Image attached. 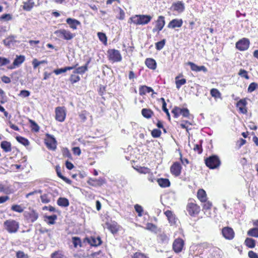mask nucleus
I'll use <instances>...</instances> for the list:
<instances>
[{
  "mask_svg": "<svg viewBox=\"0 0 258 258\" xmlns=\"http://www.w3.org/2000/svg\"><path fill=\"white\" fill-rule=\"evenodd\" d=\"M24 216L27 220L31 222L35 221L38 217V214L33 210L25 212L24 213Z\"/></svg>",
  "mask_w": 258,
  "mask_h": 258,
  "instance_id": "15",
  "label": "nucleus"
},
{
  "mask_svg": "<svg viewBox=\"0 0 258 258\" xmlns=\"http://www.w3.org/2000/svg\"><path fill=\"white\" fill-rule=\"evenodd\" d=\"M17 258H29L27 254L25 253L22 251H18L16 253Z\"/></svg>",
  "mask_w": 258,
  "mask_h": 258,
  "instance_id": "57",
  "label": "nucleus"
},
{
  "mask_svg": "<svg viewBox=\"0 0 258 258\" xmlns=\"http://www.w3.org/2000/svg\"><path fill=\"white\" fill-rule=\"evenodd\" d=\"M58 206L63 207H67L69 205V200L64 198H59L57 201Z\"/></svg>",
  "mask_w": 258,
  "mask_h": 258,
  "instance_id": "29",
  "label": "nucleus"
},
{
  "mask_svg": "<svg viewBox=\"0 0 258 258\" xmlns=\"http://www.w3.org/2000/svg\"><path fill=\"white\" fill-rule=\"evenodd\" d=\"M180 114L183 117H188L189 115V110L187 108H181Z\"/></svg>",
  "mask_w": 258,
  "mask_h": 258,
  "instance_id": "61",
  "label": "nucleus"
},
{
  "mask_svg": "<svg viewBox=\"0 0 258 258\" xmlns=\"http://www.w3.org/2000/svg\"><path fill=\"white\" fill-rule=\"evenodd\" d=\"M29 122L31 123V126L32 127V130L37 132L39 130V126L38 124L33 120L30 119Z\"/></svg>",
  "mask_w": 258,
  "mask_h": 258,
  "instance_id": "47",
  "label": "nucleus"
},
{
  "mask_svg": "<svg viewBox=\"0 0 258 258\" xmlns=\"http://www.w3.org/2000/svg\"><path fill=\"white\" fill-rule=\"evenodd\" d=\"M46 218L48 220V223L50 224H53L54 221L56 219L57 216L55 215L46 216Z\"/></svg>",
  "mask_w": 258,
  "mask_h": 258,
  "instance_id": "55",
  "label": "nucleus"
},
{
  "mask_svg": "<svg viewBox=\"0 0 258 258\" xmlns=\"http://www.w3.org/2000/svg\"><path fill=\"white\" fill-rule=\"evenodd\" d=\"M81 78L78 75H76V74H72L70 78V81L72 84H74L79 82Z\"/></svg>",
  "mask_w": 258,
  "mask_h": 258,
  "instance_id": "42",
  "label": "nucleus"
},
{
  "mask_svg": "<svg viewBox=\"0 0 258 258\" xmlns=\"http://www.w3.org/2000/svg\"><path fill=\"white\" fill-rule=\"evenodd\" d=\"M72 241L75 247L77 248L78 246L82 247V242L79 237H73Z\"/></svg>",
  "mask_w": 258,
  "mask_h": 258,
  "instance_id": "39",
  "label": "nucleus"
},
{
  "mask_svg": "<svg viewBox=\"0 0 258 258\" xmlns=\"http://www.w3.org/2000/svg\"><path fill=\"white\" fill-rule=\"evenodd\" d=\"M247 102L245 99L240 100L236 104L237 107L244 106L246 107Z\"/></svg>",
  "mask_w": 258,
  "mask_h": 258,
  "instance_id": "63",
  "label": "nucleus"
},
{
  "mask_svg": "<svg viewBox=\"0 0 258 258\" xmlns=\"http://www.w3.org/2000/svg\"><path fill=\"white\" fill-rule=\"evenodd\" d=\"M133 258H148L145 254L136 252L134 254Z\"/></svg>",
  "mask_w": 258,
  "mask_h": 258,
  "instance_id": "64",
  "label": "nucleus"
},
{
  "mask_svg": "<svg viewBox=\"0 0 258 258\" xmlns=\"http://www.w3.org/2000/svg\"><path fill=\"white\" fill-rule=\"evenodd\" d=\"M89 243L93 246H98L101 244V240L100 237L92 238L91 240L89 241Z\"/></svg>",
  "mask_w": 258,
  "mask_h": 258,
  "instance_id": "40",
  "label": "nucleus"
},
{
  "mask_svg": "<svg viewBox=\"0 0 258 258\" xmlns=\"http://www.w3.org/2000/svg\"><path fill=\"white\" fill-rule=\"evenodd\" d=\"M109 60L113 62H119L122 60V56L119 50L114 49H109L107 51Z\"/></svg>",
  "mask_w": 258,
  "mask_h": 258,
  "instance_id": "5",
  "label": "nucleus"
},
{
  "mask_svg": "<svg viewBox=\"0 0 258 258\" xmlns=\"http://www.w3.org/2000/svg\"><path fill=\"white\" fill-rule=\"evenodd\" d=\"M238 75L240 76L241 77L244 78L247 80L249 79V78L248 75H247V71L243 69L240 70L238 73Z\"/></svg>",
  "mask_w": 258,
  "mask_h": 258,
  "instance_id": "54",
  "label": "nucleus"
},
{
  "mask_svg": "<svg viewBox=\"0 0 258 258\" xmlns=\"http://www.w3.org/2000/svg\"><path fill=\"white\" fill-rule=\"evenodd\" d=\"M77 66H78V64H76V65L73 66H71V67H65L64 68H61V69H56V70H55L54 71V73L56 75H58L60 74L61 73H65L67 71H70V70H73V69H75L76 67H77Z\"/></svg>",
  "mask_w": 258,
  "mask_h": 258,
  "instance_id": "24",
  "label": "nucleus"
},
{
  "mask_svg": "<svg viewBox=\"0 0 258 258\" xmlns=\"http://www.w3.org/2000/svg\"><path fill=\"white\" fill-rule=\"evenodd\" d=\"M205 163L210 169H215L220 166L221 162L218 156L213 155L207 158Z\"/></svg>",
  "mask_w": 258,
  "mask_h": 258,
  "instance_id": "4",
  "label": "nucleus"
},
{
  "mask_svg": "<svg viewBox=\"0 0 258 258\" xmlns=\"http://www.w3.org/2000/svg\"><path fill=\"white\" fill-rule=\"evenodd\" d=\"M146 229L155 233H157L158 231L157 226L155 225L150 223H148L146 224Z\"/></svg>",
  "mask_w": 258,
  "mask_h": 258,
  "instance_id": "38",
  "label": "nucleus"
},
{
  "mask_svg": "<svg viewBox=\"0 0 258 258\" xmlns=\"http://www.w3.org/2000/svg\"><path fill=\"white\" fill-rule=\"evenodd\" d=\"M222 234L223 237L227 240L233 239L235 235L233 229L229 227H224L222 230Z\"/></svg>",
  "mask_w": 258,
  "mask_h": 258,
  "instance_id": "7",
  "label": "nucleus"
},
{
  "mask_svg": "<svg viewBox=\"0 0 258 258\" xmlns=\"http://www.w3.org/2000/svg\"><path fill=\"white\" fill-rule=\"evenodd\" d=\"M22 8L26 11H30L34 6V2L27 1L23 2Z\"/></svg>",
  "mask_w": 258,
  "mask_h": 258,
  "instance_id": "25",
  "label": "nucleus"
},
{
  "mask_svg": "<svg viewBox=\"0 0 258 258\" xmlns=\"http://www.w3.org/2000/svg\"><path fill=\"white\" fill-rule=\"evenodd\" d=\"M145 64L148 68L151 70H154L156 69V61L153 58H147L145 60Z\"/></svg>",
  "mask_w": 258,
  "mask_h": 258,
  "instance_id": "21",
  "label": "nucleus"
},
{
  "mask_svg": "<svg viewBox=\"0 0 258 258\" xmlns=\"http://www.w3.org/2000/svg\"><path fill=\"white\" fill-rule=\"evenodd\" d=\"M10 63L9 59L0 56V67L6 66Z\"/></svg>",
  "mask_w": 258,
  "mask_h": 258,
  "instance_id": "52",
  "label": "nucleus"
},
{
  "mask_svg": "<svg viewBox=\"0 0 258 258\" xmlns=\"http://www.w3.org/2000/svg\"><path fill=\"white\" fill-rule=\"evenodd\" d=\"M161 132L158 129H154L151 133L152 137L154 138H158L160 136Z\"/></svg>",
  "mask_w": 258,
  "mask_h": 258,
  "instance_id": "56",
  "label": "nucleus"
},
{
  "mask_svg": "<svg viewBox=\"0 0 258 258\" xmlns=\"http://www.w3.org/2000/svg\"><path fill=\"white\" fill-rule=\"evenodd\" d=\"M162 101H163V104H162V109L166 113L167 115L168 116L169 119H170V114L168 110V109L166 108V103L165 101V100L164 98H161Z\"/></svg>",
  "mask_w": 258,
  "mask_h": 258,
  "instance_id": "59",
  "label": "nucleus"
},
{
  "mask_svg": "<svg viewBox=\"0 0 258 258\" xmlns=\"http://www.w3.org/2000/svg\"><path fill=\"white\" fill-rule=\"evenodd\" d=\"M247 235L249 236L258 237V228H253L247 231Z\"/></svg>",
  "mask_w": 258,
  "mask_h": 258,
  "instance_id": "36",
  "label": "nucleus"
},
{
  "mask_svg": "<svg viewBox=\"0 0 258 258\" xmlns=\"http://www.w3.org/2000/svg\"><path fill=\"white\" fill-rule=\"evenodd\" d=\"M12 19V16L9 14H4L0 17L1 20L5 21H10Z\"/></svg>",
  "mask_w": 258,
  "mask_h": 258,
  "instance_id": "60",
  "label": "nucleus"
},
{
  "mask_svg": "<svg viewBox=\"0 0 258 258\" xmlns=\"http://www.w3.org/2000/svg\"><path fill=\"white\" fill-rule=\"evenodd\" d=\"M88 183L93 186L99 185L101 186L105 183V180L104 179L102 178H99V179H91L88 181Z\"/></svg>",
  "mask_w": 258,
  "mask_h": 258,
  "instance_id": "20",
  "label": "nucleus"
},
{
  "mask_svg": "<svg viewBox=\"0 0 258 258\" xmlns=\"http://www.w3.org/2000/svg\"><path fill=\"white\" fill-rule=\"evenodd\" d=\"M157 181L162 187H167L170 186V181L167 178H159L157 180Z\"/></svg>",
  "mask_w": 258,
  "mask_h": 258,
  "instance_id": "27",
  "label": "nucleus"
},
{
  "mask_svg": "<svg viewBox=\"0 0 258 258\" xmlns=\"http://www.w3.org/2000/svg\"><path fill=\"white\" fill-rule=\"evenodd\" d=\"M54 34L59 39L65 40H71L75 37V34L70 30L64 29H60L54 31Z\"/></svg>",
  "mask_w": 258,
  "mask_h": 258,
  "instance_id": "2",
  "label": "nucleus"
},
{
  "mask_svg": "<svg viewBox=\"0 0 258 258\" xmlns=\"http://www.w3.org/2000/svg\"><path fill=\"white\" fill-rule=\"evenodd\" d=\"M116 11L118 13V15L116 16V18L119 20H123L125 17V13L124 11L120 8L118 7L116 9Z\"/></svg>",
  "mask_w": 258,
  "mask_h": 258,
  "instance_id": "41",
  "label": "nucleus"
},
{
  "mask_svg": "<svg viewBox=\"0 0 258 258\" xmlns=\"http://www.w3.org/2000/svg\"><path fill=\"white\" fill-rule=\"evenodd\" d=\"M211 96L215 99L221 98V94L220 91L215 88H213L210 91Z\"/></svg>",
  "mask_w": 258,
  "mask_h": 258,
  "instance_id": "32",
  "label": "nucleus"
},
{
  "mask_svg": "<svg viewBox=\"0 0 258 258\" xmlns=\"http://www.w3.org/2000/svg\"><path fill=\"white\" fill-rule=\"evenodd\" d=\"M179 77L177 76L175 78V84L176 87L177 89H179L181 86L184 84H185L186 82V81L185 79H182L180 80L178 79Z\"/></svg>",
  "mask_w": 258,
  "mask_h": 258,
  "instance_id": "35",
  "label": "nucleus"
},
{
  "mask_svg": "<svg viewBox=\"0 0 258 258\" xmlns=\"http://www.w3.org/2000/svg\"><path fill=\"white\" fill-rule=\"evenodd\" d=\"M30 94L29 91L25 90H21L19 94V96L22 97H28Z\"/></svg>",
  "mask_w": 258,
  "mask_h": 258,
  "instance_id": "62",
  "label": "nucleus"
},
{
  "mask_svg": "<svg viewBox=\"0 0 258 258\" xmlns=\"http://www.w3.org/2000/svg\"><path fill=\"white\" fill-rule=\"evenodd\" d=\"M165 39H163L162 40L156 43V48L159 50L162 49L165 44Z\"/></svg>",
  "mask_w": 258,
  "mask_h": 258,
  "instance_id": "45",
  "label": "nucleus"
},
{
  "mask_svg": "<svg viewBox=\"0 0 258 258\" xmlns=\"http://www.w3.org/2000/svg\"><path fill=\"white\" fill-rule=\"evenodd\" d=\"M197 197L202 202H206L207 201V194L203 189H200L198 191Z\"/></svg>",
  "mask_w": 258,
  "mask_h": 258,
  "instance_id": "23",
  "label": "nucleus"
},
{
  "mask_svg": "<svg viewBox=\"0 0 258 258\" xmlns=\"http://www.w3.org/2000/svg\"><path fill=\"white\" fill-rule=\"evenodd\" d=\"M142 115L147 118H150L153 114V112L150 109L144 108L142 110Z\"/></svg>",
  "mask_w": 258,
  "mask_h": 258,
  "instance_id": "31",
  "label": "nucleus"
},
{
  "mask_svg": "<svg viewBox=\"0 0 258 258\" xmlns=\"http://www.w3.org/2000/svg\"><path fill=\"white\" fill-rule=\"evenodd\" d=\"M88 62L85 66H81L77 68H76V69L74 71L73 73L80 74H84L88 70Z\"/></svg>",
  "mask_w": 258,
  "mask_h": 258,
  "instance_id": "30",
  "label": "nucleus"
},
{
  "mask_svg": "<svg viewBox=\"0 0 258 258\" xmlns=\"http://www.w3.org/2000/svg\"><path fill=\"white\" fill-rule=\"evenodd\" d=\"M66 22L69 25L70 28L73 30H76L77 26L81 25V23L79 21L71 18H67Z\"/></svg>",
  "mask_w": 258,
  "mask_h": 258,
  "instance_id": "16",
  "label": "nucleus"
},
{
  "mask_svg": "<svg viewBox=\"0 0 258 258\" xmlns=\"http://www.w3.org/2000/svg\"><path fill=\"white\" fill-rule=\"evenodd\" d=\"M188 64L189 66H190L191 70L193 71H196V72L203 71L204 72H207V68L204 66H198L192 62H188Z\"/></svg>",
  "mask_w": 258,
  "mask_h": 258,
  "instance_id": "19",
  "label": "nucleus"
},
{
  "mask_svg": "<svg viewBox=\"0 0 258 258\" xmlns=\"http://www.w3.org/2000/svg\"><path fill=\"white\" fill-rule=\"evenodd\" d=\"M244 242L247 246L251 248L254 247L255 245V240L250 238H246Z\"/></svg>",
  "mask_w": 258,
  "mask_h": 258,
  "instance_id": "34",
  "label": "nucleus"
},
{
  "mask_svg": "<svg viewBox=\"0 0 258 258\" xmlns=\"http://www.w3.org/2000/svg\"><path fill=\"white\" fill-rule=\"evenodd\" d=\"M25 60V56L24 55H16V58L14 59L13 65L9 67L8 69L12 70L19 67Z\"/></svg>",
  "mask_w": 258,
  "mask_h": 258,
  "instance_id": "14",
  "label": "nucleus"
},
{
  "mask_svg": "<svg viewBox=\"0 0 258 258\" xmlns=\"http://www.w3.org/2000/svg\"><path fill=\"white\" fill-rule=\"evenodd\" d=\"M164 214L167 217L169 222L171 223H175V217L171 211L167 210L164 212Z\"/></svg>",
  "mask_w": 258,
  "mask_h": 258,
  "instance_id": "33",
  "label": "nucleus"
},
{
  "mask_svg": "<svg viewBox=\"0 0 258 258\" xmlns=\"http://www.w3.org/2000/svg\"><path fill=\"white\" fill-rule=\"evenodd\" d=\"M47 139L45 140V143L47 147L52 150H55L56 148L57 142L53 136L46 134Z\"/></svg>",
  "mask_w": 258,
  "mask_h": 258,
  "instance_id": "6",
  "label": "nucleus"
},
{
  "mask_svg": "<svg viewBox=\"0 0 258 258\" xmlns=\"http://www.w3.org/2000/svg\"><path fill=\"white\" fill-rule=\"evenodd\" d=\"M11 209L18 213H22L24 211L23 208L20 205H13L11 207Z\"/></svg>",
  "mask_w": 258,
  "mask_h": 258,
  "instance_id": "44",
  "label": "nucleus"
},
{
  "mask_svg": "<svg viewBox=\"0 0 258 258\" xmlns=\"http://www.w3.org/2000/svg\"><path fill=\"white\" fill-rule=\"evenodd\" d=\"M184 241L180 238L175 239L172 245L173 249L176 253H179L181 251L183 246Z\"/></svg>",
  "mask_w": 258,
  "mask_h": 258,
  "instance_id": "11",
  "label": "nucleus"
},
{
  "mask_svg": "<svg viewBox=\"0 0 258 258\" xmlns=\"http://www.w3.org/2000/svg\"><path fill=\"white\" fill-rule=\"evenodd\" d=\"M187 211L190 216L198 214L200 211V208L197 204L189 203L187 206Z\"/></svg>",
  "mask_w": 258,
  "mask_h": 258,
  "instance_id": "12",
  "label": "nucleus"
},
{
  "mask_svg": "<svg viewBox=\"0 0 258 258\" xmlns=\"http://www.w3.org/2000/svg\"><path fill=\"white\" fill-rule=\"evenodd\" d=\"M171 112L173 114L174 117L177 118L180 114L181 108L178 107H175L172 109Z\"/></svg>",
  "mask_w": 258,
  "mask_h": 258,
  "instance_id": "48",
  "label": "nucleus"
},
{
  "mask_svg": "<svg viewBox=\"0 0 258 258\" xmlns=\"http://www.w3.org/2000/svg\"><path fill=\"white\" fill-rule=\"evenodd\" d=\"M137 171L141 174H148L150 173V169L148 168L145 167H141L139 168L136 169Z\"/></svg>",
  "mask_w": 258,
  "mask_h": 258,
  "instance_id": "43",
  "label": "nucleus"
},
{
  "mask_svg": "<svg viewBox=\"0 0 258 258\" xmlns=\"http://www.w3.org/2000/svg\"><path fill=\"white\" fill-rule=\"evenodd\" d=\"M16 140L18 142L24 145L25 146H27L29 145V141L22 137L18 136L16 137Z\"/></svg>",
  "mask_w": 258,
  "mask_h": 258,
  "instance_id": "37",
  "label": "nucleus"
},
{
  "mask_svg": "<svg viewBox=\"0 0 258 258\" xmlns=\"http://www.w3.org/2000/svg\"><path fill=\"white\" fill-rule=\"evenodd\" d=\"M152 17L147 15H136L131 17L128 23L137 25H145L148 24L152 19Z\"/></svg>",
  "mask_w": 258,
  "mask_h": 258,
  "instance_id": "1",
  "label": "nucleus"
},
{
  "mask_svg": "<svg viewBox=\"0 0 258 258\" xmlns=\"http://www.w3.org/2000/svg\"><path fill=\"white\" fill-rule=\"evenodd\" d=\"M249 45V41L248 39L244 38L239 40L236 43V47L239 50L244 51L247 50Z\"/></svg>",
  "mask_w": 258,
  "mask_h": 258,
  "instance_id": "8",
  "label": "nucleus"
},
{
  "mask_svg": "<svg viewBox=\"0 0 258 258\" xmlns=\"http://www.w3.org/2000/svg\"><path fill=\"white\" fill-rule=\"evenodd\" d=\"M159 239L163 243H167L169 240L168 237L165 234L162 233L159 236Z\"/></svg>",
  "mask_w": 258,
  "mask_h": 258,
  "instance_id": "58",
  "label": "nucleus"
},
{
  "mask_svg": "<svg viewBox=\"0 0 258 258\" xmlns=\"http://www.w3.org/2000/svg\"><path fill=\"white\" fill-rule=\"evenodd\" d=\"M172 9L178 13H181L184 10V5L183 2L178 1L172 4Z\"/></svg>",
  "mask_w": 258,
  "mask_h": 258,
  "instance_id": "18",
  "label": "nucleus"
},
{
  "mask_svg": "<svg viewBox=\"0 0 258 258\" xmlns=\"http://www.w3.org/2000/svg\"><path fill=\"white\" fill-rule=\"evenodd\" d=\"M165 24L164 17L162 16H159L156 22V26L153 29V32H159L164 27Z\"/></svg>",
  "mask_w": 258,
  "mask_h": 258,
  "instance_id": "10",
  "label": "nucleus"
},
{
  "mask_svg": "<svg viewBox=\"0 0 258 258\" xmlns=\"http://www.w3.org/2000/svg\"><path fill=\"white\" fill-rule=\"evenodd\" d=\"M51 258H63V255L61 251H56L51 254Z\"/></svg>",
  "mask_w": 258,
  "mask_h": 258,
  "instance_id": "49",
  "label": "nucleus"
},
{
  "mask_svg": "<svg viewBox=\"0 0 258 258\" xmlns=\"http://www.w3.org/2000/svg\"><path fill=\"white\" fill-rule=\"evenodd\" d=\"M1 147L5 152H9L12 150L11 143L6 141L1 142Z\"/></svg>",
  "mask_w": 258,
  "mask_h": 258,
  "instance_id": "28",
  "label": "nucleus"
},
{
  "mask_svg": "<svg viewBox=\"0 0 258 258\" xmlns=\"http://www.w3.org/2000/svg\"><path fill=\"white\" fill-rule=\"evenodd\" d=\"M154 91L151 87H148L146 86H141L139 88V94L141 95H143L146 93L153 92Z\"/></svg>",
  "mask_w": 258,
  "mask_h": 258,
  "instance_id": "26",
  "label": "nucleus"
},
{
  "mask_svg": "<svg viewBox=\"0 0 258 258\" xmlns=\"http://www.w3.org/2000/svg\"><path fill=\"white\" fill-rule=\"evenodd\" d=\"M98 36L99 39V40L102 41L104 43H106L107 42V37L105 35V34L102 32H98Z\"/></svg>",
  "mask_w": 258,
  "mask_h": 258,
  "instance_id": "50",
  "label": "nucleus"
},
{
  "mask_svg": "<svg viewBox=\"0 0 258 258\" xmlns=\"http://www.w3.org/2000/svg\"><path fill=\"white\" fill-rule=\"evenodd\" d=\"M41 202L43 203L47 204L50 202V198L48 197V195L46 194H44L41 195L40 197Z\"/></svg>",
  "mask_w": 258,
  "mask_h": 258,
  "instance_id": "53",
  "label": "nucleus"
},
{
  "mask_svg": "<svg viewBox=\"0 0 258 258\" xmlns=\"http://www.w3.org/2000/svg\"><path fill=\"white\" fill-rule=\"evenodd\" d=\"M5 229L10 233H16L19 228V223L13 219L7 220L4 223Z\"/></svg>",
  "mask_w": 258,
  "mask_h": 258,
  "instance_id": "3",
  "label": "nucleus"
},
{
  "mask_svg": "<svg viewBox=\"0 0 258 258\" xmlns=\"http://www.w3.org/2000/svg\"><path fill=\"white\" fill-rule=\"evenodd\" d=\"M257 86H258L257 84H256L255 83H250L248 87V89H247L248 92L249 93L252 92L256 89V88L257 87Z\"/></svg>",
  "mask_w": 258,
  "mask_h": 258,
  "instance_id": "51",
  "label": "nucleus"
},
{
  "mask_svg": "<svg viewBox=\"0 0 258 258\" xmlns=\"http://www.w3.org/2000/svg\"><path fill=\"white\" fill-rule=\"evenodd\" d=\"M181 164L177 162H175L170 167V172L172 175L178 176L181 173Z\"/></svg>",
  "mask_w": 258,
  "mask_h": 258,
  "instance_id": "13",
  "label": "nucleus"
},
{
  "mask_svg": "<svg viewBox=\"0 0 258 258\" xmlns=\"http://www.w3.org/2000/svg\"><path fill=\"white\" fill-rule=\"evenodd\" d=\"M0 191L5 194H10L13 192L10 186L0 183Z\"/></svg>",
  "mask_w": 258,
  "mask_h": 258,
  "instance_id": "22",
  "label": "nucleus"
},
{
  "mask_svg": "<svg viewBox=\"0 0 258 258\" xmlns=\"http://www.w3.org/2000/svg\"><path fill=\"white\" fill-rule=\"evenodd\" d=\"M183 24L182 19H175L171 21L168 24L167 27L169 28L174 29L175 28H180Z\"/></svg>",
  "mask_w": 258,
  "mask_h": 258,
  "instance_id": "17",
  "label": "nucleus"
},
{
  "mask_svg": "<svg viewBox=\"0 0 258 258\" xmlns=\"http://www.w3.org/2000/svg\"><path fill=\"white\" fill-rule=\"evenodd\" d=\"M55 119L60 122H62L66 118V111L63 107H57L55 108Z\"/></svg>",
  "mask_w": 258,
  "mask_h": 258,
  "instance_id": "9",
  "label": "nucleus"
},
{
  "mask_svg": "<svg viewBox=\"0 0 258 258\" xmlns=\"http://www.w3.org/2000/svg\"><path fill=\"white\" fill-rule=\"evenodd\" d=\"M136 211L138 213V216L141 217L143 215V209L142 206L138 204H136L134 206Z\"/></svg>",
  "mask_w": 258,
  "mask_h": 258,
  "instance_id": "46",
  "label": "nucleus"
}]
</instances>
